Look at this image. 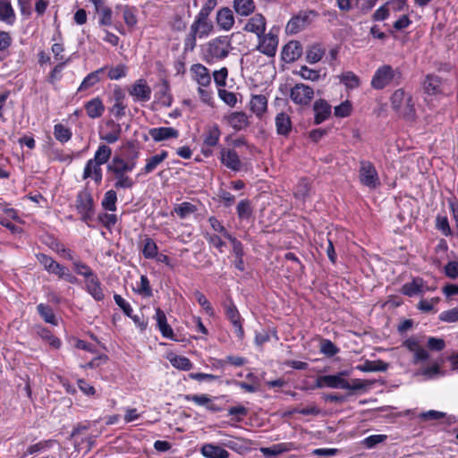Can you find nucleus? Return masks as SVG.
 <instances>
[{
	"mask_svg": "<svg viewBox=\"0 0 458 458\" xmlns=\"http://www.w3.org/2000/svg\"><path fill=\"white\" fill-rule=\"evenodd\" d=\"M250 110L261 117L267 108V99L264 95H253L250 102Z\"/></svg>",
	"mask_w": 458,
	"mask_h": 458,
	"instance_id": "34",
	"label": "nucleus"
},
{
	"mask_svg": "<svg viewBox=\"0 0 458 458\" xmlns=\"http://www.w3.org/2000/svg\"><path fill=\"white\" fill-rule=\"evenodd\" d=\"M439 319L446 323L458 322V307L441 312Z\"/></svg>",
	"mask_w": 458,
	"mask_h": 458,
	"instance_id": "62",
	"label": "nucleus"
},
{
	"mask_svg": "<svg viewBox=\"0 0 458 458\" xmlns=\"http://www.w3.org/2000/svg\"><path fill=\"white\" fill-rule=\"evenodd\" d=\"M16 21V14L11 4V0H1L0 2V21L7 25H13Z\"/></svg>",
	"mask_w": 458,
	"mask_h": 458,
	"instance_id": "29",
	"label": "nucleus"
},
{
	"mask_svg": "<svg viewBox=\"0 0 458 458\" xmlns=\"http://www.w3.org/2000/svg\"><path fill=\"white\" fill-rule=\"evenodd\" d=\"M70 61H71V58L68 57L64 61L60 62L59 64H57L53 68V70L50 72V73L48 75V78H47V81L50 84L54 85V84H55L56 81L61 80V78H62V72L64 69V67L67 65V64L70 63Z\"/></svg>",
	"mask_w": 458,
	"mask_h": 458,
	"instance_id": "50",
	"label": "nucleus"
},
{
	"mask_svg": "<svg viewBox=\"0 0 458 458\" xmlns=\"http://www.w3.org/2000/svg\"><path fill=\"white\" fill-rule=\"evenodd\" d=\"M75 208L81 216V220L89 226V222L93 219L95 213L91 193L88 191H80L76 197Z\"/></svg>",
	"mask_w": 458,
	"mask_h": 458,
	"instance_id": "6",
	"label": "nucleus"
},
{
	"mask_svg": "<svg viewBox=\"0 0 458 458\" xmlns=\"http://www.w3.org/2000/svg\"><path fill=\"white\" fill-rule=\"evenodd\" d=\"M436 226L445 236H449L452 234V230L450 228L447 216H437L436 218Z\"/></svg>",
	"mask_w": 458,
	"mask_h": 458,
	"instance_id": "60",
	"label": "nucleus"
},
{
	"mask_svg": "<svg viewBox=\"0 0 458 458\" xmlns=\"http://www.w3.org/2000/svg\"><path fill=\"white\" fill-rule=\"evenodd\" d=\"M313 98L314 89L303 83L295 84L290 90V99L301 106H308Z\"/></svg>",
	"mask_w": 458,
	"mask_h": 458,
	"instance_id": "10",
	"label": "nucleus"
},
{
	"mask_svg": "<svg viewBox=\"0 0 458 458\" xmlns=\"http://www.w3.org/2000/svg\"><path fill=\"white\" fill-rule=\"evenodd\" d=\"M55 444V440H45V441H40L38 443H36L32 445H30L28 450H27V453L29 454H36V453H38V452H41V451H44V450H47V449H49L51 448Z\"/></svg>",
	"mask_w": 458,
	"mask_h": 458,
	"instance_id": "58",
	"label": "nucleus"
},
{
	"mask_svg": "<svg viewBox=\"0 0 458 458\" xmlns=\"http://www.w3.org/2000/svg\"><path fill=\"white\" fill-rule=\"evenodd\" d=\"M227 36L217 37L208 42L202 48V60L208 64H216L226 58L232 49Z\"/></svg>",
	"mask_w": 458,
	"mask_h": 458,
	"instance_id": "2",
	"label": "nucleus"
},
{
	"mask_svg": "<svg viewBox=\"0 0 458 458\" xmlns=\"http://www.w3.org/2000/svg\"><path fill=\"white\" fill-rule=\"evenodd\" d=\"M197 210L198 208L195 205L186 201L177 204L174 208V212L182 219L187 218Z\"/></svg>",
	"mask_w": 458,
	"mask_h": 458,
	"instance_id": "42",
	"label": "nucleus"
},
{
	"mask_svg": "<svg viewBox=\"0 0 458 458\" xmlns=\"http://www.w3.org/2000/svg\"><path fill=\"white\" fill-rule=\"evenodd\" d=\"M347 370L341 371L335 375H324L318 377L316 380V387L318 388H335V389H345L349 387V382L344 378L348 376Z\"/></svg>",
	"mask_w": 458,
	"mask_h": 458,
	"instance_id": "8",
	"label": "nucleus"
},
{
	"mask_svg": "<svg viewBox=\"0 0 458 458\" xmlns=\"http://www.w3.org/2000/svg\"><path fill=\"white\" fill-rule=\"evenodd\" d=\"M204 238L210 246L217 249L220 252L224 251L223 248L225 246V242L222 240V235L207 233L204 234Z\"/></svg>",
	"mask_w": 458,
	"mask_h": 458,
	"instance_id": "54",
	"label": "nucleus"
},
{
	"mask_svg": "<svg viewBox=\"0 0 458 458\" xmlns=\"http://www.w3.org/2000/svg\"><path fill=\"white\" fill-rule=\"evenodd\" d=\"M114 176L115 180L114 187L116 190L131 189L135 184L134 180L127 175V174H115Z\"/></svg>",
	"mask_w": 458,
	"mask_h": 458,
	"instance_id": "45",
	"label": "nucleus"
},
{
	"mask_svg": "<svg viewBox=\"0 0 458 458\" xmlns=\"http://www.w3.org/2000/svg\"><path fill=\"white\" fill-rule=\"evenodd\" d=\"M169 361L173 367L183 371H188L192 368L191 361L184 356L173 355L169 357Z\"/></svg>",
	"mask_w": 458,
	"mask_h": 458,
	"instance_id": "46",
	"label": "nucleus"
},
{
	"mask_svg": "<svg viewBox=\"0 0 458 458\" xmlns=\"http://www.w3.org/2000/svg\"><path fill=\"white\" fill-rule=\"evenodd\" d=\"M158 248L153 239L146 236L143 240L142 254L145 259H154L157 257Z\"/></svg>",
	"mask_w": 458,
	"mask_h": 458,
	"instance_id": "43",
	"label": "nucleus"
},
{
	"mask_svg": "<svg viewBox=\"0 0 458 458\" xmlns=\"http://www.w3.org/2000/svg\"><path fill=\"white\" fill-rule=\"evenodd\" d=\"M296 74L300 75L302 79L311 81H318L320 79V72L318 70H313L306 65L301 66L300 70L296 72Z\"/></svg>",
	"mask_w": 458,
	"mask_h": 458,
	"instance_id": "52",
	"label": "nucleus"
},
{
	"mask_svg": "<svg viewBox=\"0 0 458 458\" xmlns=\"http://www.w3.org/2000/svg\"><path fill=\"white\" fill-rule=\"evenodd\" d=\"M223 307L225 310V314L227 319L231 322L233 327H234V332L239 339H242L244 336V330L242 327V318L241 314L233 303L231 298H227L224 303Z\"/></svg>",
	"mask_w": 458,
	"mask_h": 458,
	"instance_id": "9",
	"label": "nucleus"
},
{
	"mask_svg": "<svg viewBox=\"0 0 458 458\" xmlns=\"http://www.w3.org/2000/svg\"><path fill=\"white\" fill-rule=\"evenodd\" d=\"M128 92L134 102H148L151 98L152 90L146 80L139 79L129 88Z\"/></svg>",
	"mask_w": 458,
	"mask_h": 458,
	"instance_id": "13",
	"label": "nucleus"
},
{
	"mask_svg": "<svg viewBox=\"0 0 458 458\" xmlns=\"http://www.w3.org/2000/svg\"><path fill=\"white\" fill-rule=\"evenodd\" d=\"M117 194L114 190H109L104 194L101 201L102 208L106 211L114 212L116 210Z\"/></svg>",
	"mask_w": 458,
	"mask_h": 458,
	"instance_id": "41",
	"label": "nucleus"
},
{
	"mask_svg": "<svg viewBox=\"0 0 458 458\" xmlns=\"http://www.w3.org/2000/svg\"><path fill=\"white\" fill-rule=\"evenodd\" d=\"M320 352L328 357H332L339 352V349L330 340L323 339L320 343Z\"/></svg>",
	"mask_w": 458,
	"mask_h": 458,
	"instance_id": "61",
	"label": "nucleus"
},
{
	"mask_svg": "<svg viewBox=\"0 0 458 458\" xmlns=\"http://www.w3.org/2000/svg\"><path fill=\"white\" fill-rule=\"evenodd\" d=\"M154 318L157 321V327L160 331L163 337L166 339H174V334L172 327L167 323L166 316L165 312L160 309H156V314Z\"/></svg>",
	"mask_w": 458,
	"mask_h": 458,
	"instance_id": "21",
	"label": "nucleus"
},
{
	"mask_svg": "<svg viewBox=\"0 0 458 458\" xmlns=\"http://www.w3.org/2000/svg\"><path fill=\"white\" fill-rule=\"evenodd\" d=\"M106 69V67H101L89 73L81 81L80 87L78 88V91L87 90L98 83L100 81V74L103 73Z\"/></svg>",
	"mask_w": 458,
	"mask_h": 458,
	"instance_id": "36",
	"label": "nucleus"
},
{
	"mask_svg": "<svg viewBox=\"0 0 458 458\" xmlns=\"http://www.w3.org/2000/svg\"><path fill=\"white\" fill-rule=\"evenodd\" d=\"M435 288L428 287L421 277H414L411 282L405 283L401 289V293L408 297L422 295L427 291H433Z\"/></svg>",
	"mask_w": 458,
	"mask_h": 458,
	"instance_id": "15",
	"label": "nucleus"
},
{
	"mask_svg": "<svg viewBox=\"0 0 458 458\" xmlns=\"http://www.w3.org/2000/svg\"><path fill=\"white\" fill-rule=\"evenodd\" d=\"M387 439L386 435H371L363 439L362 444L367 448H373L377 444L383 443Z\"/></svg>",
	"mask_w": 458,
	"mask_h": 458,
	"instance_id": "63",
	"label": "nucleus"
},
{
	"mask_svg": "<svg viewBox=\"0 0 458 458\" xmlns=\"http://www.w3.org/2000/svg\"><path fill=\"white\" fill-rule=\"evenodd\" d=\"M200 453L207 458H228L229 452L225 448L214 445L205 444L200 448Z\"/></svg>",
	"mask_w": 458,
	"mask_h": 458,
	"instance_id": "31",
	"label": "nucleus"
},
{
	"mask_svg": "<svg viewBox=\"0 0 458 458\" xmlns=\"http://www.w3.org/2000/svg\"><path fill=\"white\" fill-rule=\"evenodd\" d=\"M184 399L186 401H191L197 405L205 406L208 411L213 412L221 411L216 404L212 403L211 398L208 394H186Z\"/></svg>",
	"mask_w": 458,
	"mask_h": 458,
	"instance_id": "30",
	"label": "nucleus"
},
{
	"mask_svg": "<svg viewBox=\"0 0 458 458\" xmlns=\"http://www.w3.org/2000/svg\"><path fill=\"white\" fill-rule=\"evenodd\" d=\"M243 30L260 37L266 30V19L262 14L257 13L245 23Z\"/></svg>",
	"mask_w": 458,
	"mask_h": 458,
	"instance_id": "20",
	"label": "nucleus"
},
{
	"mask_svg": "<svg viewBox=\"0 0 458 458\" xmlns=\"http://www.w3.org/2000/svg\"><path fill=\"white\" fill-rule=\"evenodd\" d=\"M388 364L381 360H366L364 363L356 366V369L362 372L386 371Z\"/></svg>",
	"mask_w": 458,
	"mask_h": 458,
	"instance_id": "37",
	"label": "nucleus"
},
{
	"mask_svg": "<svg viewBox=\"0 0 458 458\" xmlns=\"http://www.w3.org/2000/svg\"><path fill=\"white\" fill-rule=\"evenodd\" d=\"M314 123L320 124L331 114V106L325 99H318L313 105Z\"/></svg>",
	"mask_w": 458,
	"mask_h": 458,
	"instance_id": "24",
	"label": "nucleus"
},
{
	"mask_svg": "<svg viewBox=\"0 0 458 458\" xmlns=\"http://www.w3.org/2000/svg\"><path fill=\"white\" fill-rule=\"evenodd\" d=\"M258 38L257 50L268 57H274L277 50L278 37L274 33L273 29L267 34H263Z\"/></svg>",
	"mask_w": 458,
	"mask_h": 458,
	"instance_id": "12",
	"label": "nucleus"
},
{
	"mask_svg": "<svg viewBox=\"0 0 458 458\" xmlns=\"http://www.w3.org/2000/svg\"><path fill=\"white\" fill-rule=\"evenodd\" d=\"M237 215L241 219H249L252 215V208L249 199L241 200L236 208Z\"/></svg>",
	"mask_w": 458,
	"mask_h": 458,
	"instance_id": "51",
	"label": "nucleus"
},
{
	"mask_svg": "<svg viewBox=\"0 0 458 458\" xmlns=\"http://www.w3.org/2000/svg\"><path fill=\"white\" fill-rule=\"evenodd\" d=\"M302 55V47L299 41L292 40L284 46L281 53L282 60L287 64L293 63Z\"/></svg>",
	"mask_w": 458,
	"mask_h": 458,
	"instance_id": "17",
	"label": "nucleus"
},
{
	"mask_svg": "<svg viewBox=\"0 0 458 458\" xmlns=\"http://www.w3.org/2000/svg\"><path fill=\"white\" fill-rule=\"evenodd\" d=\"M423 90L428 95H437L442 92L441 78L435 74H428L423 81Z\"/></svg>",
	"mask_w": 458,
	"mask_h": 458,
	"instance_id": "26",
	"label": "nucleus"
},
{
	"mask_svg": "<svg viewBox=\"0 0 458 458\" xmlns=\"http://www.w3.org/2000/svg\"><path fill=\"white\" fill-rule=\"evenodd\" d=\"M359 177L360 183L369 188L375 189L380 185L378 174L370 161H360Z\"/></svg>",
	"mask_w": 458,
	"mask_h": 458,
	"instance_id": "7",
	"label": "nucleus"
},
{
	"mask_svg": "<svg viewBox=\"0 0 458 458\" xmlns=\"http://www.w3.org/2000/svg\"><path fill=\"white\" fill-rule=\"evenodd\" d=\"M167 157L168 152L162 150L159 154L147 158L146 165L140 169L138 176L151 174L158 167L161 163H163L167 158Z\"/></svg>",
	"mask_w": 458,
	"mask_h": 458,
	"instance_id": "23",
	"label": "nucleus"
},
{
	"mask_svg": "<svg viewBox=\"0 0 458 458\" xmlns=\"http://www.w3.org/2000/svg\"><path fill=\"white\" fill-rule=\"evenodd\" d=\"M72 266L75 273L85 277V280L90 279L92 276H97L86 263H83L81 260H73Z\"/></svg>",
	"mask_w": 458,
	"mask_h": 458,
	"instance_id": "49",
	"label": "nucleus"
},
{
	"mask_svg": "<svg viewBox=\"0 0 458 458\" xmlns=\"http://www.w3.org/2000/svg\"><path fill=\"white\" fill-rule=\"evenodd\" d=\"M212 75L215 84L218 89H223L226 86V80L228 77V69L226 67H222L219 70L214 71Z\"/></svg>",
	"mask_w": 458,
	"mask_h": 458,
	"instance_id": "53",
	"label": "nucleus"
},
{
	"mask_svg": "<svg viewBox=\"0 0 458 458\" xmlns=\"http://www.w3.org/2000/svg\"><path fill=\"white\" fill-rule=\"evenodd\" d=\"M111 155L112 149L109 146L106 144L99 145L94 154V157L86 162L82 179L92 178L97 185H100L103 178L101 165L107 163Z\"/></svg>",
	"mask_w": 458,
	"mask_h": 458,
	"instance_id": "1",
	"label": "nucleus"
},
{
	"mask_svg": "<svg viewBox=\"0 0 458 458\" xmlns=\"http://www.w3.org/2000/svg\"><path fill=\"white\" fill-rule=\"evenodd\" d=\"M36 258H37L38 261L44 267V268L48 273H51V271L54 270L56 264L58 263L53 258H51L44 253H38L36 255Z\"/></svg>",
	"mask_w": 458,
	"mask_h": 458,
	"instance_id": "56",
	"label": "nucleus"
},
{
	"mask_svg": "<svg viewBox=\"0 0 458 458\" xmlns=\"http://www.w3.org/2000/svg\"><path fill=\"white\" fill-rule=\"evenodd\" d=\"M127 75V67L125 64H118L115 67H111L108 70L107 76L110 80L117 81L124 78Z\"/></svg>",
	"mask_w": 458,
	"mask_h": 458,
	"instance_id": "55",
	"label": "nucleus"
},
{
	"mask_svg": "<svg viewBox=\"0 0 458 458\" xmlns=\"http://www.w3.org/2000/svg\"><path fill=\"white\" fill-rule=\"evenodd\" d=\"M226 120L235 131H241L249 125V118L244 112H233Z\"/></svg>",
	"mask_w": 458,
	"mask_h": 458,
	"instance_id": "33",
	"label": "nucleus"
},
{
	"mask_svg": "<svg viewBox=\"0 0 458 458\" xmlns=\"http://www.w3.org/2000/svg\"><path fill=\"white\" fill-rule=\"evenodd\" d=\"M293 449V443H279L269 447H261L260 452L267 458H275Z\"/></svg>",
	"mask_w": 458,
	"mask_h": 458,
	"instance_id": "27",
	"label": "nucleus"
},
{
	"mask_svg": "<svg viewBox=\"0 0 458 458\" xmlns=\"http://www.w3.org/2000/svg\"><path fill=\"white\" fill-rule=\"evenodd\" d=\"M194 33L199 34V38L208 37L213 30L212 21H195L190 28Z\"/></svg>",
	"mask_w": 458,
	"mask_h": 458,
	"instance_id": "38",
	"label": "nucleus"
},
{
	"mask_svg": "<svg viewBox=\"0 0 458 458\" xmlns=\"http://www.w3.org/2000/svg\"><path fill=\"white\" fill-rule=\"evenodd\" d=\"M316 15L317 13L314 11L301 12L288 21L285 28L286 32L296 34L301 31L311 22L312 17Z\"/></svg>",
	"mask_w": 458,
	"mask_h": 458,
	"instance_id": "11",
	"label": "nucleus"
},
{
	"mask_svg": "<svg viewBox=\"0 0 458 458\" xmlns=\"http://www.w3.org/2000/svg\"><path fill=\"white\" fill-rule=\"evenodd\" d=\"M219 160L226 168L233 172H239L242 168V162L234 149L222 147Z\"/></svg>",
	"mask_w": 458,
	"mask_h": 458,
	"instance_id": "14",
	"label": "nucleus"
},
{
	"mask_svg": "<svg viewBox=\"0 0 458 458\" xmlns=\"http://www.w3.org/2000/svg\"><path fill=\"white\" fill-rule=\"evenodd\" d=\"M85 290L96 301H102L105 299L104 287L98 276L85 280Z\"/></svg>",
	"mask_w": 458,
	"mask_h": 458,
	"instance_id": "19",
	"label": "nucleus"
},
{
	"mask_svg": "<svg viewBox=\"0 0 458 458\" xmlns=\"http://www.w3.org/2000/svg\"><path fill=\"white\" fill-rule=\"evenodd\" d=\"M392 108L400 115L411 119L415 115V108L411 95L403 89H396L391 97Z\"/></svg>",
	"mask_w": 458,
	"mask_h": 458,
	"instance_id": "4",
	"label": "nucleus"
},
{
	"mask_svg": "<svg viewBox=\"0 0 458 458\" xmlns=\"http://www.w3.org/2000/svg\"><path fill=\"white\" fill-rule=\"evenodd\" d=\"M194 296L198 303L206 310V312L210 316L213 315L214 310L206 296L199 291H196L194 293Z\"/></svg>",
	"mask_w": 458,
	"mask_h": 458,
	"instance_id": "64",
	"label": "nucleus"
},
{
	"mask_svg": "<svg viewBox=\"0 0 458 458\" xmlns=\"http://www.w3.org/2000/svg\"><path fill=\"white\" fill-rule=\"evenodd\" d=\"M276 132L278 135L287 137L292 131V121L290 116L281 112L276 114L275 119Z\"/></svg>",
	"mask_w": 458,
	"mask_h": 458,
	"instance_id": "28",
	"label": "nucleus"
},
{
	"mask_svg": "<svg viewBox=\"0 0 458 458\" xmlns=\"http://www.w3.org/2000/svg\"><path fill=\"white\" fill-rule=\"evenodd\" d=\"M107 172L115 174H127L129 173L127 162L120 157H114L112 161L107 165Z\"/></svg>",
	"mask_w": 458,
	"mask_h": 458,
	"instance_id": "40",
	"label": "nucleus"
},
{
	"mask_svg": "<svg viewBox=\"0 0 458 458\" xmlns=\"http://www.w3.org/2000/svg\"><path fill=\"white\" fill-rule=\"evenodd\" d=\"M221 130L216 123L205 127L202 134V143L200 151L206 157H209L214 153V148L219 145Z\"/></svg>",
	"mask_w": 458,
	"mask_h": 458,
	"instance_id": "5",
	"label": "nucleus"
},
{
	"mask_svg": "<svg viewBox=\"0 0 458 458\" xmlns=\"http://www.w3.org/2000/svg\"><path fill=\"white\" fill-rule=\"evenodd\" d=\"M106 126L110 127L111 130L106 133H101L100 140L106 141L107 144H114L117 142L122 133L121 125L113 120H110L106 123Z\"/></svg>",
	"mask_w": 458,
	"mask_h": 458,
	"instance_id": "32",
	"label": "nucleus"
},
{
	"mask_svg": "<svg viewBox=\"0 0 458 458\" xmlns=\"http://www.w3.org/2000/svg\"><path fill=\"white\" fill-rule=\"evenodd\" d=\"M88 116L91 119H97L103 115L105 105L99 97H96L84 104Z\"/></svg>",
	"mask_w": 458,
	"mask_h": 458,
	"instance_id": "25",
	"label": "nucleus"
},
{
	"mask_svg": "<svg viewBox=\"0 0 458 458\" xmlns=\"http://www.w3.org/2000/svg\"><path fill=\"white\" fill-rule=\"evenodd\" d=\"M233 7L235 13L241 16H249L256 8L253 0H233Z\"/></svg>",
	"mask_w": 458,
	"mask_h": 458,
	"instance_id": "35",
	"label": "nucleus"
},
{
	"mask_svg": "<svg viewBox=\"0 0 458 458\" xmlns=\"http://www.w3.org/2000/svg\"><path fill=\"white\" fill-rule=\"evenodd\" d=\"M325 55V50L319 45L311 46L306 53V60L310 64L319 62Z\"/></svg>",
	"mask_w": 458,
	"mask_h": 458,
	"instance_id": "48",
	"label": "nucleus"
},
{
	"mask_svg": "<svg viewBox=\"0 0 458 458\" xmlns=\"http://www.w3.org/2000/svg\"><path fill=\"white\" fill-rule=\"evenodd\" d=\"M216 23L218 27L225 31L230 30L234 24V16L229 7H222L216 13Z\"/></svg>",
	"mask_w": 458,
	"mask_h": 458,
	"instance_id": "22",
	"label": "nucleus"
},
{
	"mask_svg": "<svg viewBox=\"0 0 458 458\" xmlns=\"http://www.w3.org/2000/svg\"><path fill=\"white\" fill-rule=\"evenodd\" d=\"M191 79L198 84V87H210L211 74L209 70L201 64H194L191 66Z\"/></svg>",
	"mask_w": 458,
	"mask_h": 458,
	"instance_id": "16",
	"label": "nucleus"
},
{
	"mask_svg": "<svg viewBox=\"0 0 458 458\" xmlns=\"http://www.w3.org/2000/svg\"><path fill=\"white\" fill-rule=\"evenodd\" d=\"M208 223L210 227L215 232L220 233L224 238L227 239L230 235H232L216 216H210L208 218Z\"/></svg>",
	"mask_w": 458,
	"mask_h": 458,
	"instance_id": "59",
	"label": "nucleus"
},
{
	"mask_svg": "<svg viewBox=\"0 0 458 458\" xmlns=\"http://www.w3.org/2000/svg\"><path fill=\"white\" fill-rule=\"evenodd\" d=\"M55 138L61 143L69 141L72 138V131L62 123H57L54 126Z\"/></svg>",
	"mask_w": 458,
	"mask_h": 458,
	"instance_id": "47",
	"label": "nucleus"
},
{
	"mask_svg": "<svg viewBox=\"0 0 458 458\" xmlns=\"http://www.w3.org/2000/svg\"><path fill=\"white\" fill-rule=\"evenodd\" d=\"M135 291L145 297L152 296V289L150 287L149 280L146 275H142L140 276V284Z\"/></svg>",
	"mask_w": 458,
	"mask_h": 458,
	"instance_id": "57",
	"label": "nucleus"
},
{
	"mask_svg": "<svg viewBox=\"0 0 458 458\" xmlns=\"http://www.w3.org/2000/svg\"><path fill=\"white\" fill-rule=\"evenodd\" d=\"M37 310L39 316L42 318V319L48 324L56 326L58 321L57 318L53 311V309L47 304L39 303L37 306Z\"/></svg>",
	"mask_w": 458,
	"mask_h": 458,
	"instance_id": "39",
	"label": "nucleus"
},
{
	"mask_svg": "<svg viewBox=\"0 0 458 458\" xmlns=\"http://www.w3.org/2000/svg\"><path fill=\"white\" fill-rule=\"evenodd\" d=\"M148 134L154 141L160 142L170 139H177L179 131L173 127H155L149 129Z\"/></svg>",
	"mask_w": 458,
	"mask_h": 458,
	"instance_id": "18",
	"label": "nucleus"
},
{
	"mask_svg": "<svg viewBox=\"0 0 458 458\" xmlns=\"http://www.w3.org/2000/svg\"><path fill=\"white\" fill-rule=\"evenodd\" d=\"M400 79L401 72L398 69H394L389 64H384L376 70L370 85L374 89L380 90L393 83L398 85Z\"/></svg>",
	"mask_w": 458,
	"mask_h": 458,
	"instance_id": "3",
	"label": "nucleus"
},
{
	"mask_svg": "<svg viewBox=\"0 0 458 458\" xmlns=\"http://www.w3.org/2000/svg\"><path fill=\"white\" fill-rule=\"evenodd\" d=\"M339 78L340 81L350 89H357L360 84V78L354 72L350 71L343 72Z\"/></svg>",
	"mask_w": 458,
	"mask_h": 458,
	"instance_id": "44",
	"label": "nucleus"
}]
</instances>
